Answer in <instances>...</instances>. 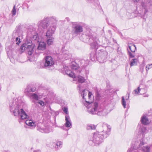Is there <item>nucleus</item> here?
Wrapping results in <instances>:
<instances>
[{"label":"nucleus","instance_id":"nucleus-1","mask_svg":"<svg viewBox=\"0 0 152 152\" xmlns=\"http://www.w3.org/2000/svg\"><path fill=\"white\" fill-rule=\"evenodd\" d=\"M20 99V98L18 97L10 101V110L11 112H13L15 116H19L21 119L24 120L28 118L29 116L21 107V104L23 103Z\"/></svg>","mask_w":152,"mask_h":152},{"label":"nucleus","instance_id":"nucleus-2","mask_svg":"<svg viewBox=\"0 0 152 152\" xmlns=\"http://www.w3.org/2000/svg\"><path fill=\"white\" fill-rule=\"evenodd\" d=\"M102 127L104 129L102 132L94 133L92 140L89 142L90 144L91 145L92 142H93L95 145L98 146L103 141L105 138L109 135L111 130L110 126L103 124Z\"/></svg>","mask_w":152,"mask_h":152},{"label":"nucleus","instance_id":"nucleus-3","mask_svg":"<svg viewBox=\"0 0 152 152\" xmlns=\"http://www.w3.org/2000/svg\"><path fill=\"white\" fill-rule=\"evenodd\" d=\"M86 102H87L86 101ZM88 104L87 106L88 112L92 115L97 114L101 116L104 115L103 111L100 106L96 102H88Z\"/></svg>","mask_w":152,"mask_h":152},{"label":"nucleus","instance_id":"nucleus-4","mask_svg":"<svg viewBox=\"0 0 152 152\" xmlns=\"http://www.w3.org/2000/svg\"><path fill=\"white\" fill-rule=\"evenodd\" d=\"M85 36L86 37V40L87 41L88 40L90 43V45L92 48H94L97 46L98 39L92 35V31L91 30H88L86 31L85 34H83L82 35V37H83Z\"/></svg>","mask_w":152,"mask_h":152},{"label":"nucleus","instance_id":"nucleus-5","mask_svg":"<svg viewBox=\"0 0 152 152\" xmlns=\"http://www.w3.org/2000/svg\"><path fill=\"white\" fill-rule=\"evenodd\" d=\"M49 21L55 25L56 24L57 20L56 18L54 17L44 18L38 23V26L39 28L44 29L47 28L49 25Z\"/></svg>","mask_w":152,"mask_h":152},{"label":"nucleus","instance_id":"nucleus-6","mask_svg":"<svg viewBox=\"0 0 152 152\" xmlns=\"http://www.w3.org/2000/svg\"><path fill=\"white\" fill-rule=\"evenodd\" d=\"M20 50L22 52L27 50L29 55H31L34 53V46L32 45V42H26L21 46Z\"/></svg>","mask_w":152,"mask_h":152},{"label":"nucleus","instance_id":"nucleus-7","mask_svg":"<svg viewBox=\"0 0 152 152\" xmlns=\"http://www.w3.org/2000/svg\"><path fill=\"white\" fill-rule=\"evenodd\" d=\"M72 32L73 34L78 35L83 31V27L77 22H72Z\"/></svg>","mask_w":152,"mask_h":152},{"label":"nucleus","instance_id":"nucleus-8","mask_svg":"<svg viewBox=\"0 0 152 152\" xmlns=\"http://www.w3.org/2000/svg\"><path fill=\"white\" fill-rule=\"evenodd\" d=\"M45 60L44 65L45 67H51L54 64L53 59L51 56H46L45 58Z\"/></svg>","mask_w":152,"mask_h":152},{"label":"nucleus","instance_id":"nucleus-9","mask_svg":"<svg viewBox=\"0 0 152 152\" xmlns=\"http://www.w3.org/2000/svg\"><path fill=\"white\" fill-rule=\"evenodd\" d=\"M46 44L43 42H39L37 49L35 50V53L38 54L41 53L42 51L46 49Z\"/></svg>","mask_w":152,"mask_h":152},{"label":"nucleus","instance_id":"nucleus-10","mask_svg":"<svg viewBox=\"0 0 152 152\" xmlns=\"http://www.w3.org/2000/svg\"><path fill=\"white\" fill-rule=\"evenodd\" d=\"M107 58L106 53L105 52L99 51L98 52V60L101 63L104 62Z\"/></svg>","mask_w":152,"mask_h":152},{"label":"nucleus","instance_id":"nucleus-11","mask_svg":"<svg viewBox=\"0 0 152 152\" xmlns=\"http://www.w3.org/2000/svg\"><path fill=\"white\" fill-rule=\"evenodd\" d=\"M56 29V26L55 25H50L48 28L46 36V37L52 36L53 34Z\"/></svg>","mask_w":152,"mask_h":152},{"label":"nucleus","instance_id":"nucleus-12","mask_svg":"<svg viewBox=\"0 0 152 152\" xmlns=\"http://www.w3.org/2000/svg\"><path fill=\"white\" fill-rule=\"evenodd\" d=\"M82 85H80L78 86L77 88H79L80 93L81 96H82L83 99H85V96H86L88 94L89 91L88 90L82 88Z\"/></svg>","mask_w":152,"mask_h":152},{"label":"nucleus","instance_id":"nucleus-13","mask_svg":"<svg viewBox=\"0 0 152 152\" xmlns=\"http://www.w3.org/2000/svg\"><path fill=\"white\" fill-rule=\"evenodd\" d=\"M36 88L34 87H31L30 86H27L26 88L25 92L27 96L30 95L32 92H33L36 91Z\"/></svg>","mask_w":152,"mask_h":152},{"label":"nucleus","instance_id":"nucleus-14","mask_svg":"<svg viewBox=\"0 0 152 152\" xmlns=\"http://www.w3.org/2000/svg\"><path fill=\"white\" fill-rule=\"evenodd\" d=\"M141 6L142 8L140 10V13L141 15H145L148 12V10L147 9V4L144 2H142Z\"/></svg>","mask_w":152,"mask_h":152},{"label":"nucleus","instance_id":"nucleus-15","mask_svg":"<svg viewBox=\"0 0 152 152\" xmlns=\"http://www.w3.org/2000/svg\"><path fill=\"white\" fill-rule=\"evenodd\" d=\"M141 123L144 125H147L150 122L147 117L145 115L142 116L141 119Z\"/></svg>","mask_w":152,"mask_h":152},{"label":"nucleus","instance_id":"nucleus-16","mask_svg":"<svg viewBox=\"0 0 152 152\" xmlns=\"http://www.w3.org/2000/svg\"><path fill=\"white\" fill-rule=\"evenodd\" d=\"M65 121L66 123L65 124V125L66 127H70V126H72V123L68 115H66L65 116Z\"/></svg>","mask_w":152,"mask_h":152},{"label":"nucleus","instance_id":"nucleus-17","mask_svg":"<svg viewBox=\"0 0 152 152\" xmlns=\"http://www.w3.org/2000/svg\"><path fill=\"white\" fill-rule=\"evenodd\" d=\"M37 129L39 132L43 133H48L50 131V129L48 128H42L39 126L37 127Z\"/></svg>","mask_w":152,"mask_h":152},{"label":"nucleus","instance_id":"nucleus-18","mask_svg":"<svg viewBox=\"0 0 152 152\" xmlns=\"http://www.w3.org/2000/svg\"><path fill=\"white\" fill-rule=\"evenodd\" d=\"M28 96L30 99L36 100H38L39 99V95L36 93H32L30 95H28Z\"/></svg>","mask_w":152,"mask_h":152},{"label":"nucleus","instance_id":"nucleus-19","mask_svg":"<svg viewBox=\"0 0 152 152\" xmlns=\"http://www.w3.org/2000/svg\"><path fill=\"white\" fill-rule=\"evenodd\" d=\"M62 57L63 58L67 60L71 57V55L68 51H66L63 52Z\"/></svg>","mask_w":152,"mask_h":152},{"label":"nucleus","instance_id":"nucleus-20","mask_svg":"<svg viewBox=\"0 0 152 152\" xmlns=\"http://www.w3.org/2000/svg\"><path fill=\"white\" fill-rule=\"evenodd\" d=\"M66 68L65 69L66 73V74L69 75L70 77L73 78H75L76 76L75 73L70 70H68L66 69Z\"/></svg>","mask_w":152,"mask_h":152},{"label":"nucleus","instance_id":"nucleus-21","mask_svg":"<svg viewBox=\"0 0 152 152\" xmlns=\"http://www.w3.org/2000/svg\"><path fill=\"white\" fill-rule=\"evenodd\" d=\"M90 58L93 61H94L96 59H97L98 60V54H96V52H93L90 54Z\"/></svg>","mask_w":152,"mask_h":152},{"label":"nucleus","instance_id":"nucleus-22","mask_svg":"<svg viewBox=\"0 0 152 152\" xmlns=\"http://www.w3.org/2000/svg\"><path fill=\"white\" fill-rule=\"evenodd\" d=\"M25 123L27 125L32 127H35L36 125L35 123L33 122L32 120H26Z\"/></svg>","mask_w":152,"mask_h":152},{"label":"nucleus","instance_id":"nucleus-23","mask_svg":"<svg viewBox=\"0 0 152 152\" xmlns=\"http://www.w3.org/2000/svg\"><path fill=\"white\" fill-rule=\"evenodd\" d=\"M128 46L131 51L132 53H134L136 48L135 45L132 43H129Z\"/></svg>","mask_w":152,"mask_h":152},{"label":"nucleus","instance_id":"nucleus-24","mask_svg":"<svg viewBox=\"0 0 152 152\" xmlns=\"http://www.w3.org/2000/svg\"><path fill=\"white\" fill-rule=\"evenodd\" d=\"M47 39V43L49 45H50L53 44L54 38L52 36L46 37Z\"/></svg>","mask_w":152,"mask_h":152},{"label":"nucleus","instance_id":"nucleus-25","mask_svg":"<svg viewBox=\"0 0 152 152\" xmlns=\"http://www.w3.org/2000/svg\"><path fill=\"white\" fill-rule=\"evenodd\" d=\"M137 58L132 59L129 63L131 67L136 65H137Z\"/></svg>","mask_w":152,"mask_h":152},{"label":"nucleus","instance_id":"nucleus-26","mask_svg":"<svg viewBox=\"0 0 152 152\" xmlns=\"http://www.w3.org/2000/svg\"><path fill=\"white\" fill-rule=\"evenodd\" d=\"M71 68L73 70L76 71L79 69V67L77 64L74 63L71 65Z\"/></svg>","mask_w":152,"mask_h":152},{"label":"nucleus","instance_id":"nucleus-27","mask_svg":"<svg viewBox=\"0 0 152 152\" xmlns=\"http://www.w3.org/2000/svg\"><path fill=\"white\" fill-rule=\"evenodd\" d=\"M63 142L61 141L57 142L56 145V146L55 147V148L57 149H59L62 147Z\"/></svg>","mask_w":152,"mask_h":152},{"label":"nucleus","instance_id":"nucleus-28","mask_svg":"<svg viewBox=\"0 0 152 152\" xmlns=\"http://www.w3.org/2000/svg\"><path fill=\"white\" fill-rule=\"evenodd\" d=\"M142 151L143 152H149L150 151V147L147 146L143 147L142 148Z\"/></svg>","mask_w":152,"mask_h":152},{"label":"nucleus","instance_id":"nucleus-29","mask_svg":"<svg viewBox=\"0 0 152 152\" xmlns=\"http://www.w3.org/2000/svg\"><path fill=\"white\" fill-rule=\"evenodd\" d=\"M96 128V126L92 124L89 125L87 126V130H94Z\"/></svg>","mask_w":152,"mask_h":152},{"label":"nucleus","instance_id":"nucleus-30","mask_svg":"<svg viewBox=\"0 0 152 152\" xmlns=\"http://www.w3.org/2000/svg\"><path fill=\"white\" fill-rule=\"evenodd\" d=\"M35 30V29L34 28L33 26H30L28 28V32L29 33V31L31 32V33L32 34L34 32V31Z\"/></svg>","mask_w":152,"mask_h":152},{"label":"nucleus","instance_id":"nucleus-31","mask_svg":"<svg viewBox=\"0 0 152 152\" xmlns=\"http://www.w3.org/2000/svg\"><path fill=\"white\" fill-rule=\"evenodd\" d=\"M140 85L138 87L137 89L134 90L133 92V94H138L139 93L140 91L142 89V88H140Z\"/></svg>","mask_w":152,"mask_h":152},{"label":"nucleus","instance_id":"nucleus-32","mask_svg":"<svg viewBox=\"0 0 152 152\" xmlns=\"http://www.w3.org/2000/svg\"><path fill=\"white\" fill-rule=\"evenodd\" d=\"M78 81L81 83H83L85 81L84 77L80 76H78L77 77Z\"/></svg>","mask_w":152,"mask_h":152},{"label":"nucleus","instance_id":"nucleus-33","mask_svg":"<svg viewBox=\"0 0 152 152\" xmlns=\"http://www.w3.org/2000/svg\"><path fill=\"white\" fill-rule=\"evenodd\" d=\"M121 104L125 108L126 105V102L125 101V98L124 96L122 97Z\"/></svg>","mask_w":152,"mask_h":152},{"label":"nucleus","instance_id":"nucleus-34","mask_svg":"<svg viewBox=\"0 0 152 152\" xmlns=\"http://www.w3.org/2000/svg\"><path fill=\"white\" fill-rule=\"evenodd\" d=\"M96 94V99L99 100L101 98V96L100 94L99 93L98 90L96 88L95 90Z\"/></svg>","mask_w":152,"mask_h":152},{"label":"nucleus","instance_id":"nucleus-35","mask_svg":"<svg viewBox=\"0 0 152 152\" xmlns=\"http://www.w3.org/2000/svg\"><path fill=\"white\" fill-rule=\"evenodd\" d=\"M16 9H15V6L14 5L12 11V16H14L16 15Z\"/></svg>","mask_w":152,"mask_h":152},{"label":"nucleus","instance_id":"nucleus-36","mask_svg":"<svg viewBox=\"0 0 152 152\" xmlns=\"http://www.w3.org/2000/svg\"><path fill=\"white\" fill-rule=\"evenodd\" d=\"M128 50V54L130 58H133L134 57L135 55L134 53H132L130 51H129Z\"/></svg>","mask_w":152,"mask_h":152},{"label":"nucleus","instance_id":"nucleus-37","mask_svg":"<svg viewBox=\"0 0 152 152\" xmlns=\"http://www.w3.org/2000/svg\"><path fill=\"white\" fill-rule=\"evenodd\" d=\"M152 68V63L151 64L147 65L146 67V71Z\"/></svg>","mask_w":152,"mask_h":152},{"label":"nucleus","instance_id":"nucleus-38","mask_svg":"<svg viewBox=\"0 0 152 152\" xmlns=\"http://www.w3.org/2000/svg\"><path fill=\"white\" fill-rule=\"evenodd\" d=\"M15 41L16 42V44L18 45H19V43L20 42V39H19L18 37H16V38Z\"/></svg>","mask_w":152,"mask_h":152},{"label":"nucleus","instance_id":"nucleus-39","mask_svg":"<svg viewBox=\"0 0 152 152\" xmlns=\"http://www.w3.org/2000/svg\"><path fill=\"white\" fill-rule=\"evenodd\" d=\"M37 102L39 104H40L42 106H43L45 105L44 102L41 100H39Z\"/></svg>","mask_w":152,"mask_h":152},{"label":"nucleus","instance_id":"nucleus-40","mask_svg":"<svg viewBox=\"0 0 152 152\" xmlns=\"http://www.w3.org/2000/svg\"><path fill=\"white\" fill-rule=\"evenodd\" d=\"M144 142H143V140L142 139L140 141V143L139 144V146L140 147L142 145H144Z\"/></svg>","mask_w":152,"mask_h":152},{"label":"nucleus","instance_id":"nucleus-41","mask_svg":"<svg viewBox=\"0 0 152 152\" xmlns=\"http://www.w3.org/2000/svg\"><path fill=\"white\" fill-rule=\"evenodd\" d=\"M63 110L64 112L66 114L67 113L68 110L66 107H64L63 109Z\"/></svg>","mask_w":152,"mask_h":152},{"label":"nucleus","instance_id":"nucleus-42","mask_svg":"<svg viewBox=\"0 0 152 152\" xmlns=\"http://www.w3.org/2000/svg\"><path fill=\"white\" fill-rule=\"evenodd\" d=\"M7 49H8V48H6V50L7 51V55H12L11 51H9V50H7Z\"/></svg>","mask_w":152,"mask_h":152},{"label":"nucleus","instance_id":"nucleus-43","mask_svg":"<svg viewBox=\"0 0 152 152\" xmlns=\"http://www.w3.org/2000/svg\"><path fill=\"white\" fill-rule=\"evenodd\" d=\"M146 130V128L143 127L142 128L141 131H142V132L143 133H144L145 132Z\"/></svg>","mask_w":152,"mask_h":152},{"label":"nucleus","instance_id":"nucleus-44","mask_svg":"<svg viewBox=\"0 0 152 152\" xmlns=\"http://www.w3.org/2000/svg\"><path fill=\"white\" fill-rule=\"evenodd\" d=\"M89 2L91 3L94 2L95 3H96L98 2V0H89Z\"/></svg>","mask_w":152,"mask_h":152},{"label":"nucleus","instance_id":"nucleus-45","mask_svg":"<svg viewBox=\"0 0 152 152\" xmlns=\"http://www.w3.org/2000/svg\"><path fill=\"white\" fill-rule=\"evenodd\" d=\"M88 97L89 99L90 98L91 95H92V94L89 91L88 92Z\"/></svg>","mask_w":152,"mask_h":152},{"label":"nucleus","instance_id":"nucleus-46","mask_svg":"<svg viewBox=\"0 0 152 152\" xmlns=\"http://www.w3.org/2000/svg\"><path fill=\"white\" fill-rule=\"evenodd\" d=\"M133 150V148H132L128 149L127 151V152H132V151Z\"/></svg>","mask_w":152,"mask_h":152},{"label":"nucleus","instance_id":"nucleus-47","mask_svg":"<svg viewBox=\"0 0 152 152\" xmlns=\"http://www.w3.org/2000/svg\"><path fill=\"white\" fill-rule=\"evenodd\" d=\"M126 100H127L129 98V94H127L126 95Z\"/></svg>","mask_w":152,"mask_h":152},{"label":"nucleus","instance_id":"nucleus-48","mask_svg":"<svg viewBox=\"0 0 152 152\" xmlns=\"http://www.w3.org/2000/svg\"><path fill=\"white\" fill-rule=\"evenodd\" d=\"M140 0H133V1L134 2H136V3H137Z\"/></svg>","mask_w":152,"mask_h":152},{"label":"nucleus","instance_id":"nucleus-49","mask_svg":"<svg viewBox=\"0 0 152 152\" xmlns=\"http://www.w3.org/2000/svg\"><path fill=\"white\" fill-rule=\"evenodd\" d=\"M40 151L39 150H35L34 151V152H40Z\"/></svg>","mask_w":152,"mask_h":152},{"label":"nucleus","instance_id":"nucleus-50","mask_svg":"<svg viewBox=\"0 0 152 152\" xmlns=\"http://www.w3.org/2000/svg\"><path fill=\"white\" fill-rule=\"evenodd\" d=\"M78 72V73H80V71H79V70L78 71H77V72Z\"/></svg>","mask_w":152,"mask_h":152},{"label":"nucleus","instance_id":"nucleus-51","mask_svg":"<svg viewBox=\"0 0 152 152\" xmlns=\"http://www.w3.org/2000/svg\"><path fill=\"white\" fill-rule=\"evenodd\" d=\"M36 36V38H37V36Z\"/></svg>","mask_w":152,"mask_h":152},{"label":"nucleus","instance_id":"nucleus-52","mask_svg":"<svg viewBox=\"0 0 152 152\" xmlns=\"http://www.w3.org/2000/svg\"><path fill=\"white\" fill-rule=\"evenodd\" d=\"M7 152H9V151H7Z\"/></svg>","mask_w":152,"mask_h":152}]
</instances>
